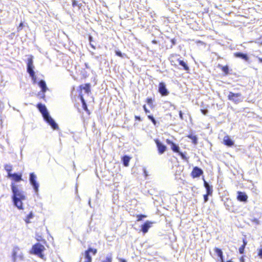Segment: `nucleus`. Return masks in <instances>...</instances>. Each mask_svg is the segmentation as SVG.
Listing matches in <instances>:
<instances>
[{
    "mask_svg": "<svg viewBox=\"0 0 262 262\" xmlns=\"http://www.w3.org/2000/svg\"><path fill=\"white\" fill-rule=\"evenodd\" d=\"M241 96L242 94L239 93H234L233 92H230L228 96V99L235 102H238L239 101L238 97H240Z\"/></svg>",
    "mask_w": 262,
    "mask_h": 262,
    "instance_id": "nucleus-14",
    "label": "nucleus"
},
{
    "mask_svg": "<svg viewBox=\"0 0 262 262\" xmlns=\"http://www.w3.org/2000/svg\"><path fill=\"white\" fill-rule=\"evenodd\" d=\"M147 118L152 122V123L154 124V125H156L157 124V122L153 117V116L149 115L147 116Z\"/></svg>",
    "mask_w": 262,
    "mask_h": 262,
    "instance_id": "nucleus-34",
    "label": "nucleus"
},
{
    "mask_svg": "<svg viewBox=\"0 0 262 262\" xmlns=\"http://www.w3.org/2000/svg\"><path fill=\"white\" fill-rule=\"evenodd\" d=\"M131 158L128 156H124L122 158V160L123 162V164L124 166L127 167L129 165V162Z\"/></svg>",
    "mask_w": 262,
    "mask_h": 262,
    "instance_id": "nucleus-25",
    "label": "nucleus"
},
{
    "mask_svg": "<svg viewBox=\"0 0 262 262\" xmlns=\"http://www.w3.org/2000/svg\"><path fill=\"white\" fill-rule=\"evenodd\" d=\"M23 27V23H20L19 25V27L21 28Z\"/></svg>",
    "mask_w": 262,
    "mask_h": 262,
    "instance_id": "nucleus-48",
    "label": "nucleus"
},
{
    "mask_svg": "<svg viewBox=\"0 0 262 262\" xmlns=\"http://www.w3.org/2000/svg\"><path fill=\"white\" fill-rule=\"evenodd\" d=\"M8 178H11L14 182H18L23 180L22 174L21 173H12L11 174H9Z\"/></svg>",
    "mask_w": 262,
    "mask_h": 262,
    "instance_id": "nucleus-17",
    "label": "nucleus"
},
{
    "mask_svg": "<svg viewBox=\"0 0 262 262\" xmlns=\"http://www.w3.org/2000/svg\"><path fill=\"white\" fill-rule=\"evenodd\" d=\"M236 199L239 202L246 203L248 202V196L245 192L238 191Z\"/></svg>",
    "mask_w": 262,
    "mask_h": 262,
    "instance_id": "nucleus-10",
    "label": "nucleus"
},
{
    "mask_svg": "<svg viewBox=\"0 0 262 262\" xmlns=\"http://www.w3.org/2000/svg\"><path fill=\"white\" fill-rule=\"evenodd\" d=\"M152 43H154V44H156V43H157V41L156 40H153L152 41Z\"/></svg>",
    "mask_w": 262,
    "mask_h": 262,
    "instance_id": "nucleus-49",
    "label": "nucleus"
},
{
    "mask_svg": "<svg viewBox=\"0 0 262 262\" xmlns=\"http://www.w3.org/2000/svg\"><path fill=\"white\" fill-rule=\"evenodd\" d=\"M179 116L181 120L183 119V114L181 111H179Z\"/></svg>",
    "mask_w": 262,
    "mask_h": 262,
    "instance_id": "nucleus-41",
    "label": "nucleus"
},
{
    "mask_svg": "<svg viewBox=\"0 0 262 262\" xmlns=\"http://www.w3.org/2000/svg\"><path fill=\"white\" fill-rule=\"evenodd\" d=\"M154 222L146 221L142 226H141V231L143 233H146L148 232L149 229L152 226Z\"/></svg>",
    "mask_w": 262,
    "mask_h": 262,
    "instance_id": "nucleus-15",
    "label": "nucleus"
},
{
    "mask_svg": "<svg viewBox=\"0 0 262 262\" xmlns=\"http://www.w3.org/2000/svg\"><path fill=\"white\" fill-rule=\"evenodd\" d=\"M170 62L172 66L174 67H177V62L183 67V69L186 71L187 73H189V67L186 62L179 58H177L176 56L172 55L169 59Z\"/></svg>",
    "mask_w": 262,
    "mask_h": 262,
    "instance_id": "nucleus-4",
    "label": "nucleus"
},
{
    "mask_svg": "<svg viewBox=\"0 0 262 262\" xmlns=\"http://www.w3.org/2000/svg\"><path fill=\"white\" fill-rule=\"evenodd\" d=\"M155 143L156 144V146L158 149V152L159 154L162 155L163 154L166 150L167 147L166 145L163 144L160 140L158 139H156L154 140Z\"/></svg>",
    "mask_w": 262,
    "mask_h": 262,
    "instance_id": "nucleus-9",
    "label": "nucleus"
},
{
    "mask_svg": "<svg viewBox=\"0 0 262 262\" xmlns=\"http://www.w3.org/2000/svg\"><path fill=\"white\" fill-rule=\"evenodd\" d=\"M115 54L117 56H119L120 57H123L126 55L124 54H122L120 51L117 50L115 51Z\"/></svg>",
    "mask_w": 262,
    "mask_h": 262,
    "instance_id": "nucleus-35",
    "label": "nucleus"
},
{
    "mask_svg": "<svg viewBox=\"0 0 262 262\" xmlns=\"http://www.w3.org/2000/svg\"><path fill=\"white\" fill-rule=\"evenodd\" d=\"M4 169L7 172V177L9 176V174H11V171L13 169V167L10 164H5L4 165Z\"/></svg>",
    "mask_w": 262,
    "mask_h": 262,
    "instance_id": "nucleus-26",
    "label": "nucleus"
},
{
    "mask_svg": "<svg viewBox=\"0 0 262 262\" xmlns=\"http://www.w3.org/2000/svg\"><path fill=\"white\" fill-rule=\"evenodd\" d=\"M37 177L34 173L32 172L30 173L29 181L30 184L32 185L34 191L37 193L38 191L39 184L36 181Z\"/></svg>",
    "mask_w": 262,
    "mask_h": 262,
    "instance_id": "nucleus-8",
    "label": "nucleus"
},
{
    "mask_svg": "<svg viewBox=\"0 0 262 262\" xmlns=\"http://www.w3.org/2000/svg\"><path fill=\"white\" fill-rule=\"evenodd\" d=\"M243 245L239 248V252L241 254H243L244 253L245 247L247 244V241L246 238H243Z\"/></svg>",
    "mask_w": 262,
    "mask_h": 262,
    "instance_id": "nucleus-27",
    "label": "nucleus"
},
{
    "mask_svg": "<svg viewBox=\"0 0 262 262\" xmlns=\"http://www.w3.org/2000/svg\"><path fill=\"white\" fill-rule=\"evenodd\" d=\"M257 255L258 256H259L261 258H262V247L258 250V253Z\"/></svg>",
    "mask_w": 262,
    "mask_h": 262,
    "instance_id": "nucleus-38",
    "label": "nucleus"
},
{
    "mask_svg": "<svg viewBox=\"0 0 262 262\" xmlns=\"http://www.w3.org/2000/svg\"><path fill=\"white\" fill-rule=\"evenodd\" d=\"M253 221H254V222H256V223H258V220H257V219H254V220H253Z\"/></svg>",
    "mask_w": 262,
    "mask_h": 262,
    "instance_id": "nucleus-51",
    "label": "nucleus"
},
{
    "mask_svg": "<svg viewBox=\"0 0 262 262\" xmlns=\"http://www.w3.org/2000/svg\"><path fill=\"white\" fill-rule=\"evenodd\" d=\"M170 106L172 107L173 109L176 108V106L174 104H170Z\"/></svg>",
    "mask_w": 262,
    "mask_h": 262,
    "instance_id": "nucleus-47",
    "label": "nucleus"
},
{
    "mask_svg": "<svg viewBox=\"0 0 262 262\" xmlns=\"http://www.w3.org/2000/svg\"><path fill=\"white\" fill-rule=\"evenodd\" d=\"M135 119L136 120H138L139 121H142V119L141 118V117L139 116H135Z\"/></svg>",
    "mask_w": 262,
    "mask_h": 262,
    "instance_id": "nucleus-40",
    "label": "nucleus"
},
{
    "mask_svg": "<svg viewBox=\"0 0 262 262\" xmlns=\"http://www.w3.org/2000/svg\"><path fill=\"white\" fill-rule=\"evenodd\" d=\"M166 142L167 144L170 146L171 149L173 152L178 153L181 158L184 160H187L188 158L182 152L180 151V148L178 145L176 144L173 141L169 139L166 140Z\"/></svg>",
    "mask_w": 262,
    "mask_h": 262,
    "instance_id": "nucleus-5",
    "label": "nucleus"
},
{
    "mask_svg": "<svg viewBox=\"0 0 262 262\" xmlns=\"http://www.w3.org/2000/svg\"><path fill=\"white\" fill-rule=\"evenodd\" d=\"M91 46L92 47V48H95V47L93 45H91Z\"/></svg>",
    "mask_w": 262,
    "mask_h": 262,
    "instance_id": "nucleus-53",
    "label": "nucleus"
},
{
    "mask_svg": "<svg viewBox=\"0 0 262 262\" xmlns=\"http://www.w3.org/2000/svg\"><path fill=\"white\" fill-rule=\"evenodd\" d=\"M214 251L217 256L220 258L221 262H224L223 253L222 250L219 248H214Z\"/></svg>",
    "mask_w": 262,
    "mask_h": 262,
    "instance_id": "nucleus-21",
    "label": "nucleus"
},
{
    "mask_svg": "<svg viewBox=\"0 0 262 262\" xmlns=\"http://www.w3.org/2000/svg\"><path fill=\"white\" fill-rule=\"evenodd\" d=\"M27 72L29 74L30 76L32 78L34 82H36V77L34 72L33 69L34 68L33 65V56L32 55L27 59Z\"/></svg>",
    "mask_w": 262,
    "mask_h": 262,
    "instance_id": "nucleus-6",
    "label": "nucleus"
},
{
    "mask_svg": "<svg viewBox=\"0 0 262 262\" xmlns=\"http://www.w3.org/2000/svg\"><path fill=\"white\" fill-rule=\"evenodd\" d=\"M233 56L236 58H241L246 61H248L249 59L247 54L241 52L234 53Z\"/></svg>",
    "mask_w": 262,
    "mask_h": 262,
    "instance_id": "nucleus-20",
    "label": "nucleus"
},
{
    "mask_svg": "<svg viewBox=\"0 0 262 262\" xmlns=\"http://www.w3.org/2000/svg\"><path fill=\"white\" fill-rule=\"evenodd\" d=\"M101 262H112V254L111 253L110 255L106 257L105 259L102 260Z\"/></svg>",
    "mask_w": 262,
    "mask_h": 262,
    "instance_id": "nucleus-32",
    "label": "nucleus"
},
{
    "mask_svg": "<svg viewBox=\"0 0 262 262\" xmlns=\"http://www.w3.org/2000/svg\"><path fill=\"white\" fill-rule=\"evenodd\" d=\"M171 43L173 44V45H175L176 44V41H175V39H172L171 40Z\"/></svg>",
    "mask_w": 262,
    "mask_h": 262,
    "instance_id": "nucleus-45",
    "label": "nucleus"
},
{
    "mask_svg": "<svg viewBox=\"0 0 262 262\" xmlns=\"http://www.w3.org/2000/svg\"><path fill=\"white\" fill-rule=\"evenodd\" d=\"M203 180L204 181V186L206 189V193L208 194L212 195L213 192V190L212 186H210L209 184L205 181L204 178H203Z\"/></svg>",
    "mask_w": 262,
    "mask_h": 262,
    "instance_id": "nucleus-22",
    "label": "nucleus"
},
{
    "mask_svg": "<svg viewBox=\"0 0 262 262\" xmlns=\"http://www.w3.org/2000/svg\"><path fill=\"white\" fill-rule=\"evenodd\" d=\"M79 97L81 101V103H82V107L83 108V110L84 111H85L86 112V113L90 115V111H89V110L88 109V106H87V105H86V102L84 99V97H83V95L82 94H81V93H80L79 94Z\"/></svg>",
    "mask_w": 262,
    "mask_h": 262,
    "instance_id": "nucleus-18",
    "label": "nucleus"
},
{
    "mask_svg": "<svg viewBox=\"0 0 262 262\" xmlns=\"http://www.w3.org/2000/svg\"><path fill=\"white\" fill-rule=\"evenodd\" d=\"M223 143L224 145L231 147L234 145V142L230 139V137L228 135L224 137Z\"/></svg>",
    "mask_w": 262,
    "mask_h": 262,
    "instance_id": "nucleus-19",
    "label": "nucleus"
},
{
    "mask_svg": "<svg viewBox=\"0 0 262 262\" xmlns=\"http://www.w3.org/2000/svg\"><path fill=\"white\" fill-rule=\"evenodd\" d=\"M224 205L226 207V209L231 212H234L235 210V206L232 200L227 198L224 202Z\"/></svg>",
    "mask_w": 262,
    "mask_h": 262,
    "instance_id": "nucleus-12",
    "label": "nucleus"
},
{
    "mask_svg": "<svg viewBox=\"0 0 262 262\" xmlns=\"http://www.w3.org/2000/svg\"><path fill=\"white\" fill-rule=\"evenodd\" d=\"M159 92L162 96L168 95L169 92L167 90L166 85L164 82H160L159 84Z\"/></svg>",
    "mask_w": 262,
    "mask_h": 262,
    "instance_id": "nucleus-13",
    "label": "nucleus"
},
{
    "mask_svg": "<svg viewBox=\"0 0 262 262\" xmlns=\"http://www.w3.org/2000/svg\"><path fill=\"white\" fill-rule=\"evenodd\" d=\"M143 108L146 114H148L150 112L149 110L147 108L146 105L144 104L143 105Z\"/></svg>",
    "mask_w": 262,
    "mask_h": 262,
    "instance_id": "nucleus-37",
    "label": "nucleus"
},
{
    "mask_svg": "<svg viewBox=\"0 0 262 262\" xmlns=\"http://www.w3.org/2000/svg\"><path fill=\"white\" fill-rule=\"evenodd\" d=\"M79 93H82V91L84 90V92L86 94H89L91 92V84L89 83H85L84 84H81L79 86Z\"/></svg>",
    "mask_w": 262,
    "mask_h": 262,
    "instance_id": "nucleus-16",
    "label": "nucleus"
},
{
    "mask_svg": "<svg viewBox=\"0 0 262 262\" xmlns=\"http://www.w3.org/2000/svg\"><path fill=\"white\" fill-rule=\"evenodd\" d=\"M258 60L259 62H262V58H259Z\"/></svg>",
    "mask_w": 262,
    "mask_h": 262,
    "instance_id": "nucleus-50",
    "label": "nucleus"
},
{
    "mask_svg": "<svg viewBox=\"0 0 262 262\" xmlns=\"http://www.w3.org/2000/svg\"><path fill=\"white\" fill-rule=\"evenodd\" d=\"M36 106L42 114L45 121L51 126L53 129L58 130L59 129L58 125L50 116L46 106L39 103L37 104Z\"/></svg>",
    "mask_w": 262,
    "mask_h": 262,
    "instance_id": "nucleus-2",
    "label": "nucleus"
},
{
    "mask_svg": "<svg viewBox=\"0 0 262 262\" xmlns=\"http://www.w3.org/2000/svg\"><path fill=\"white\" fill-rule=\"evenodd\" d=\"M261 44H262V42H261Z\"/></svg>",
    "mask_w": 262,
    "mask_h": 262,
    "instance_id": "nucleus-54",
    "label": "nucleus"
},
{
    "mask_svg": "<svg viewBox=\"0 0 262 262\" xmlns=\"http://www.w3.org/2000/svg\"><path fill=\"white\" fill-rule=\"evenodd\" d=\"M89 40L90 42H92L93 41V37H92V36H89Z\"/></svg>",
    "mask_w": 262,
    "mask_h": 262,
    "instance_id": "nucleus-44",
    "label": "nucleus"
},
{
    "mask_svg": "<svg viewBox=\"0 0 262 262\" xmlns=\"http://www.w3.org/2000/svg\"><path fill=\"white\" fill-rule=\"evenodd\" d=\"M92 253L93 255H95L97 253V249L96 248H89L85 250L83 253V255L85 258L84 262H92V258L90 255V253Z\"/></svg>",
    "mask_w": 262,
    "mask_h": 262,
    "instance_id": "nucleus-7",
    "label": "nucleus"
},
{
    "mask_svg": "<svg viewBox=\"0 0 262 262\" xmlns=\"http://www.w3.org/2000/svg\"><path fill=\"white\" fill-rule=\"evenodd\" d=\"M137 217V221L139 222L142 220L143 219L146 218L147 216L144 214H137L136 215Z\"/></svg>",
    "mask_w": 262,
    "mask_h": 262,
    "instance_id": "nucleus-33",
    "label": "nucleus"
},
{
    "mask_svg": "<svg viewBox=\"0 0 262 262\" xmlns=\"http://www.w3.org/2000/svg\"><path fill=\"white\" fill-rule=\"evenodd\" d=\"M45 250L46 248L43 245L39 243H37L32 246L30 253L32 254L37 255L43 260H46V258L43 254V252Z\"/></svg>",
    "mask_w": 262,
    "mask_h": 262,
    "instance_id": "nucleus-3",
    "label": "nucleus"
},
{
    "mask_svg": "<svg viewBox=\"0 0 262 262\" xmlns=\"http://www.w3.org/2000/svg\"><path fill=\"white\" fill-rule=\"evenodd\" d=\"M38 85L41 89V92L44 93L47 90V87L45 81L43 80H40L38 83Z\"/></svg>",
    "mask_w": 262,
    "mask_h": 262,
    "instance_id": "nucleus-23",
    "label": "nucleus"
},
{
    "mask_svg": "<svg viewBox=\"0 0 262 262\" xmlns=\"http://www.w3.org/2000/svg\"><path fill=\"white\" fill-rule=\"evenodd\" d=\"M187 137L192 140V143L194 145H196L198 143V138L195 136L190 134L187 135Z\"/></svg>",
    "mask_w": 262,
    "mask_h": 262,
    "instance_id": "nucleus-30",
    "label": "nucleus"
},
{
    "mask_svg": "<svg viewBox=\"0 0 262 262\" xmlns=\"http://www.w3.org/2000/svg\"><path fill=\"white\" fill-rule=\"evenodd\" d=\"M146 102L149 105L151 108H153L154 105L153 104L154 99L152 98H147L146 99Z\"/></svg>",
    "mask_w": 262,
    "mask_h": 262,
    "instance_id": "nucleus-31",
    "label": "nucleus"
},
{
    "mask_svg": "<svg viewBox=\"0 0 262 262\" xmlns=\"http://www.w3.org/2000/svg\"><path fill=\"white\" fill-rule=\"evenodd\" d=\"M203 174V170L197 166H195L193 168L191 172L190 176L192 178L194 179L200 177Z\"/></svg>",
    "mask_w": 262,
    "mask_h": 262,
    "instance_id": "nucleus-11",
    "label": "nucleus"
},
{
    "mask_svg": "<svg viewBox=\"0 0 262 262\" xmlns=\"http://www.w3.org/2000/svg\"><path fill=\"white\" fill-rule=\"evenodd\" d=\"M77 4H76V2L75 1H74L72 3V5L73 6H76Z\"/></svg>",
    "mask_w": 262,
    "mask_h": 262,
    "instance_id": "nucleus-46",
    "label": "nucleus"
},
{
    "mask_svg": "<svg viewBox=\"0 0 262 262\" xmlns=\"http://www.w3.org/2000/svg\"><path fill=\"white\" fill-rule=\"evenodd\" d=\"M19 251L20 249L18 247H15L13 249L12 256L14 261H15Z\"/></svg>",
    "mask_w": 262,
    "mask_h": 262,
    "instance_id": "nucleus-24",
    "label": "nucleus"
},
{
    "mask_svg": "<svg viewBox=\"0 0 262 262\" xmlns=\"http://www.w3.org/2000/svg\"><path fill=\"white\" fill-rule=\"evenodd\" d=\"M11 187L13 193L12 199L13 204L18 209H24L23 201L26 200V196L24 192L18 189L17 185H16L14 182L11 183Z\"/></svg>",
    "mask_w": 262,
    "mask_h": 262,
    "instance_id": "nucleus-1",
    "label": "nucleus"
},
{
    "mask_svg": "<svg viewBox=\"0 0 262 262\" xmlns=\"http://www.w3.org/2000/svg\"><path fill=\"white\" fill-rule=\"evenodd\" d=\"M201 112L204 115H206L208 112L207 109H201Z\"/></svg>",
    "mask_w": 262,
    "mask_h": 262,
    "instance_id": "nucleus-39",
    "label": "nucleus"
},
{
    "mask_svg": "<svg viewBox=\"0 0 262 262\" xmlns=\"http://www.w3.org/2000/svg\"><path fill=\"white\" fill-rule=\"evenodd\" d=\"M34 217V214L32 211L29 212V213L26 216L25 219H24L25 222L27 224H29L31 223L30 220L33 219Z\"/></svg>",
    "mask_w": 262,
    "mask_h": 262,
    "instance_id": "nucleus-28",
    "label": "nucleus"
},
{
    "mask_svg": "<svg viewBox=\"0 0 262 262\" xmlns=\"http://www.w3.org/2000/svg\"><path fill=\"white\" fill-rule=\"evenodd\" d=\"M218 67L222 70L225 75H227L229 74V68L228 66H222L220 64H219Z\"/></svg>",
    "mask_w": 262,
    "mask_h": 262,
    "instance_id": "nucleus-29",
    "label": "nucleus"
},
{
    "mask_svg": "<svg viewBox=\"0 0 262 262\" xmlns=\"http://www.w3.org/2000/svg\"><path fill=\"white\" fill-rule=\"evenodd\" d=\"M208 195H211V194H208L206 193L203 195L204 202H207L208 201Z\"/></svg>",
    "mask_w": 262,
    "mask_h": 262,
    "instance_id": "nucleus-36",
    "label": "nucleus"
},
{
    "mask_svg": "<svg viewBox=\"0 0 262 262\" xmlns=\"http://www.w3.org/2000/svg\"><path fill=\"white\" fill-rule=\"evenodd\" d=\"M240 262H245V259L243 256H241L239 258Z\"/></svg>",
    "mask_w": 262,
    "mask_h": 262,
    "instance_id": "nucleus-42",
    "label": "nucleus"
},
{
    "mask_svg": "<svg viewBox=\"0 0 262 262\" xmlns=\"http://www.w3.org/2000/svg\"><path fill=\"white\" fill-rule=\"evenodd\" d=\"M119 261L120 262H127L126 260L123 258H120Z\"/></svg>",
    "mask_w": 262,
    "mask_h": 262,
    "instance_id": "nucleus-43",
    "label": "nucleus"
},
{
    "mask_svg": "<svg viewBox=\"0 0 262 262\" xmlns=\"http://www.w3.org/2000/svg\"><path fill=\"white\" fill-rule=\"evenodd\" d=\"M226 262H233L231 260H229L228 261H227Z\"/></svg>",
    "mask_w": 262,
    "mask_h": 262,
    "instance_id": "nucleus-52",
    "label": "nucleus"
}]
</instances>
